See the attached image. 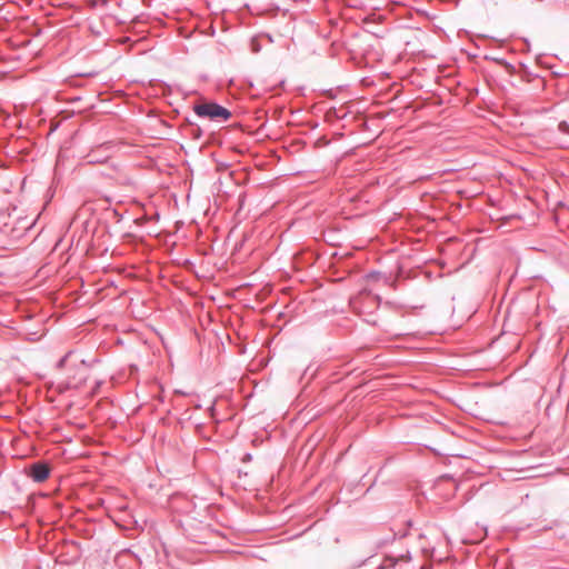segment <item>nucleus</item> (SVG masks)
I'll return each mask as SVG.
<instances>
[{"label":"nucleus","mask_w":569,"mask_h":569,"mask_svg":"<svg viewBox=\"0 0 569 569\" xmlns=\"http://www.w3.org/2000/svg\"><path fill=\"white\" fill-rule=\"evenodd\" d=\"M251 47H252V51L253 52H259L260 51V46L258 44V42L256 40H252Z\"/></svg>","instance_id":"obj_5"},{"label":"nucleus","mask_w":569,"mask_h":569,"mask_svg":"<svg viewBox=\"0 0 569 569\" xmlns=\"http://www.w3.org/2000/svg\"><path fill=\"white\" fill-rule=\"evenodd\" d=\"M73 356V352L72 351H69L68 353H66L57 363V368L58 369H62L67 366V363L70 361V359L72 358Z\"/></svg>","instance_id":"obj_4"},{"label":"nucleus","mask_w":569,"mask_h":569,"mask_svg":"<svg viewBox=\"0 0 569 569\" xmlns=\"http://www.w3.org/2000/svg\"><path fill=\"white\" fill-rule=\"evenodd\" d=\"M193 111L200 118L228 120L231 117L228 109L214 102L196 104Z\"/></svg>","instance_id":"obj_1"},{"label":"nucleus","mask_w":569,"mask_h":569,"mask_svg":"<svg viewBox=\"0 0 569 569\" xmlns=\"http://www.w3.org/2000/svg\"><path fill=\"white\" fill-rule=\"evenodd\" d=\"M86 365L83 359L79 360L76 363L77 369L72 376H68L67 380L59 386L60 391H64L67 389H77L79 388L87 379L86 373L82 371V366Z\"/></svg>","instance_id":"obj_2"},{"label":"nucleus","mask_w":569,"mask_h":569,"mask_svg":"<svg viewBox=\"0 0 569 569\" xmlns=\"http://www.w3.org/2000/svg\"><path fill=\"white\" fill-rule=\"evenodd\" d=\"M50 475V468L46 462H36L30 466L28 476L34 482H43Z\"/></svg>","instance_id":"obj_3"}]
</instances>
